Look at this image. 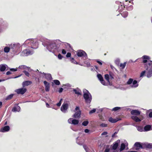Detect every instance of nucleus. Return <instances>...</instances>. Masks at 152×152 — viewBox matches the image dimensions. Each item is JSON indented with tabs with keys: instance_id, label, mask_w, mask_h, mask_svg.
<instances>
[{
	"instance_id": "nucleus-3",
	"label": "nucleus",
	"mask_w": 152,
	"mask_h": 152,
	"mask_svg": "<svg viewBox=\"0 0 152 152\" xmlns=\"http://www.w3.org/2000/svg\"><path fill=\"white\" fill-rule=\"evenodd\" d=\"M9 47H10L11 51L13 53L15 54L20 51L21 45L19 43L15 42L11 43L9 45Z\"/></svg>"
},
{
	"instance_id": "nucleus-44",
	"label": "nucleus",
	"mask_w": 152,
	"mask_h": 152,
	"mask_svg": "<svg viewBox=\"0 0 152 152\" xmlns=\"http://www.w3.org/2000/svg\"><path fill=\"white\" fill-rule=\"evenodd\" d=\"M70 61L72 63L75 64H78V63L76 62L75 60H74V58H72L71 59Z\"/></svg>"
},
{
	"instance_id": "nucleus-23",
	"label": "nucleus",
	"mask_w": 152,
	"mask_h": 152,
	"mask_svg": "<svg viewBox=\"0 0 152 152\" xmlns=\"http://www.w3.org/2000/svg\"><path fill=\"white\" fill-rule=\"evenodd\" d=\"M142 58L143 59V63H146L147 62V60H149L150 57L148 56L144 55L142 57Z\"/></svg>"
},
{
	"instance_id": "nucleus-43",
	"label": "nucleus",
	"mask_w": 152,
	"mask_h": 152,
	"mask_svg": "<svg viewBox=\"0 0 152 152\" xmlns=\"http://www.w3.org/2000/svg\"><path fill=\"white\" fill-rule=\"evenodd\" d=\"M83 147L86 152H90L89 148L86 145H83Z\"/></svg>"
},
{
	"instance_id": "nucleus-32",
	"label": "nucleus",
	"mask_w": 152,
	"mask_h": 152,
	"mask_svg": "<svg viewBox=\"0 0 152 152\" xmlns=\"http://www.w3.org/2000/svg\"><path fill=\"white\" fill-rule=\"evenodd\" d=\"M18 68L20 69H28V67H27L26 66L24 65H22L21 66H20Z\"/></svg>"
},
{
	"instance_id": "nucleus-14",
	"label": "nucleus",
	"mask_w": 152,
	"mask_h": 152,
	"mask_svg": "<svg viewBox=\"0 0 152 152\" xmlns=\"http://www.w3.org/2000/svg\"><path fill=\"white\" fill-rule=\"evenodd\" d=\"M138 84L136 80H134L132 84L130 86L131 88H134L137 87L138 86Z\"/></svg>"
},
{
	"instance_id": "nucleus-22",
	"label": "nucleus",
	"mask_w": 152,
	"mask_h": 152,
	"mask_svg": "<svg viewBox=\"0 0 152 152\" xmlns=\"http://www.w3.org/2000/svg\"><path fill=\"white\" fill-rule=\"evenodd\" d=\"M131 118L136 122H139L141 121V120L137 116L133 115L131 117Z\"/></svg>"
},
{
	"instance_id": "nucleus-56",
	"label": "nucleus",
	"mask_w": 152,
	"mask_h": 152,
	"mask_svg": "<svg viewBox=\"0 0 152 152\" xmlns=\"http://www.w3.org/2000/svg\"><path fill=\"white\" fill-rule=\"evenodd\" d=\"M71 55V54L70 53H67L66 56L67 58H69L70 57Z\"/></svg>"
},
{
	"instance_id": "nucleus-4",
	"label": "nucleus",
	"mask_w": 152,
	"mask_h": 152,
	"mask_svg": "<svg viewBox=\"0 0 152 152\" xmlns=\"http://www.w3.org/2000/svg\"><path fill=\"white\" fill-rule=\"evenodd\" d=\"M83 97L85 100L87 104H90L92 100V97L89 91L83 89Z\"/></svg>"
},
{
	"instance_id": "nucleus-37",
	"label": "nucleus",
	"mask_w": 152,
	"mask_h": 152,
	"mask_svg": "<svg viewBox=\"0 0 152 152\" xmlns=\"http://www.w3.org/2000/svg\"><path fill=\"white\" fill-rule=\"evenodd\" d=\"M105 79L109 83V76L108 74H106L104 76Z\"/></svg>"
},
{
	"instance_id": "nucleus-26",
	"label": "nucleus",
	"mask_w": 152,
	"mask_h": 152,
	"mask_svg": "<svg viewBox=\"0 0 152 152\" xmlns=\"http://www.w3.org/2000/svg\"><path fill=\"white\" fill-rule=\"evenodd\" d=\"M31 49H27L28 51V55H30L33 54L34 53V51L32 48Z\"/></svg>"
},
{
	"instance_id": "nucleus-20",
	"label": "nucleus",
	"mask_w": 152,
	"mask_h": 152,
	"mask_svg": "<svg viewBox=\"0 0 152 152\" xmlns=\"http://www.w3.org/2000/svg\"><path fill=\"white\" fill-rule=\"evenodd\" d=\"M7 66L5 64L0 65V71L3 72L5 70L6 68H7Z\"/></svg>"
},
{
	"instance_id": "nucleus-46",
	"label": "nucleus",
	"mask_w": 152,
	"mask_h": 152,
	"mask_svg": "<svg viewBox=\"0 0 152 152\" xmlns=\"http://www.w3.org/2000/svg\"><path fill=\"white\" fill-rule=\"evenodd\" d=\"M62 99H61L59 102L56 104V105L57 106L59 107L61 106V101H62Z\"/></svg>"
},
{
	"instance_id": "nucleus-9",
	"label": "nucleus",
	"mask_w": 152,
	"mask_h": 152,
	"mask_svg": "<svg viewBox=\"0 0 152 152\" xmlns=\"http://www.w3.org/2000/svg\"><path fill=\"white\" fill-rule=\"evenodd\" d=\"M68 121L69 124L75 125L78 124L79 122V121L78 120L75 119H73L72 118L69 119Z\"/></svg>"
},
{
	"instance_id": "nucleus-57",
	"label": "nucleus",
	"mask_w": 152,
	"mask_h": 152,
	"mask_svg": "<svg viewBox=\"0 0 152 152\" xmlns=\"http://www.w3.org/2000/svg\"><path fill=\"white\" fill-rule=\"evenodd\" d=\"M12 74V73L10 71H8L7 72H6V74L7 75H10Z\"/></svg>"
},
{
	"instance_id": "nucleus-33",
	"label": "nucleus",
	"mask_w": 152,
	"mask_h": 152,
	"mask_svg": "<svg viewBox=\"0 0 152 152\" xmlns=\"http://www.w3.org/2000/svg\"><path fill=\"white\" fill-rule=\"evenodd\" d=\"M118 146V142H115V144H114L113 146V150H116Z\"/></svg>"
},
{
	"instance_id": "nucleus-5",
	"label": "nucleus",
	"mask_w": 152,
	"mask_h": 152,
	"mask_svg": "<svg viewBox=\"0 0 152 152\" xmlns=\"http://www.w3.org/2000/svg\"><path fill=\"white\" fill-rule=\"evenodd\" d=\"M147 77L149 78L152 75V61H150L148 63L147 67L146 69Z\"/></svg>"
},
{
	"instance_id": "nucleus-31",
	"label": "nucleus",
	"mask_w": 152,
	"mask_h": 152,
	"mask_svg": "<svg viewBox=\"0 0 152 152\" xmlns=\"http://www.w3.org/2000/svg\"><path fill=\"white\" fill-rule=\"evenodd\" d=\"M121 15L124 18H125L128 16V12L127 11L121 13Z\"/></svg>"
},
{
	"instance_id": "nucleus-40",
	"label": "nucleus",
	"mask_w": 152,
	"mask_h": 152,
	"mask_svg": "<svg viewBox=\"0 0 152 152\" xmlns=\"http://www.w3.org/2000/svg\"><path fill=\"white\" fill-rule=\"evenodd\" d=\"M53 82L55 84L57 85H59L60 84V82L58 80H54Z\"/></svg>"
},
{
	"instance_id": "nucleus-60",
	"label": "nucleus",
	"mask_w": 152,
	"mask_h": 152,
	"mask_svg": "<svg viewBox=\"0 0 152 152\" xmlns=\"http://www.w3.org/2000/svg\"><path fill=\"white\" fill-rule=\"evenodd\" d=\"M96 62L99 64L100 65H102V63L100 61L98 60H97L96 61Z\"/></svg>"
},
{
	"instance_id": "nucleus-58",
	"label": "nucleus",
	"mask_w": 152,
	"mask_h": 152,
	"mask_svg": "<svg viewBox=\"0 0 152 152\" xmlns=\"http://www.w3.org/2000/svg\"><path fill=\"white\" fill-rule=\"evenodd\" d=\"M89 130L88 129H86L84 130V132L86 133H88L89 132Z\"/></svg>"
},
{
	"instance_id": "nucleus-27",
	"label": "nucleus",
	"mask_w": 152,
	"mask_h": 152,
	"mask_svg": "<svg viewBox=\"0 0 152 152\" xmlns=\"http://www.w3.org/2000/svg\"><path fill=\"white\" fill-rule=\"evenodd\" d=\"M4 51L6 53H8L10 51H11V49H10V47H5L4 48Z\"/></svg>"
},
{
	"instance_id": "nucleus-62",
	"label": "nucleus",
	"mask_w": 152,
	"mask_h": 152,
	"mask_svg": "<svg viewBox=\"0 0 152 152\" xmlns=\"http://www.w3.org/2000/svg\"><path fill=\"white\" fill-rule=\"evenodd\" d=\"M63 90V89L62 88H59V93H61L62 92Z\"/></svg>"
},
{
	"instance_id": "nucleus-51",
	"label": "nucleus",
	"mask_w": 152,
	"mask_h": 152,
	"mask_svg": "<svg viewBox=\"0 0 152 152\" xmlns=\"http://www.w3.org/2000/svg\"><path fill=\"white\" fill-rule=\"evenodd\" d=\"M23 72H24V73L25 74L26 76H27L28 77H29V73L28 72H27V71H23Z\"/></svg>"
},
{
	"instance_id": "nucleus-35",
	"label": "nucleus",
	"mask_w": 152,
	"mask_h": 152,
	"mask_svg": "<svg viewBox=\"0 0 152 152\" xmlns=\"http://www.w3.org/2000/svg\"><path fill=\"white\" fill-rule=\"evenodd\" d=\"M137 130L139 132H144V129H143V128L141 126H137Z\"/></svg>"
},
{
	"instance_id": "nucleus-41",
	"label": "nucleus",
	"mask_w": 152,
	"mask_h": 152,
	"mask_svg": "<svg viewBox=\"0 0 152 152\" xmlns=\"http://www.w3.org/2000/svg\"><path fill=\"white\" fill-rule=\"evenodd\" d=\"M133 9V7L132 5H130L126 7V10L128 11H131Z\"/></svg>"
},
{
	"instance_id": "nucleus-17",
	"label": "nucleus",
	"mask_w": 152,
	"mask_h": 152,
	"mask_svg": "<svg viewBox=\"0 0 152 152\" xmlns=\"http://www.w3.org/2000/svg\"><path fill=\"white\" fill-rule=\"evenodd\" d=\"M10 129V128L9 126H6L2 128L1 129V131L3 132H8L9 131Z\"/></svg>"
},
{
	"instance_id": "nucleus-64",
	"label": "nucleus",
	"mask_w": 152,
	"mask_h": 152,
	"mask_svg": "<svg viewBox=\"0 0 152 152\" xmlns=\"http://www.w3.org/2000/svg\"><path fill=\"white\" fill-rule=\"evenodd\" d=\"M149 116L150 117L152 118V112H151L149 114Z\"/></svg>"
},
{
	"instance_id": "nucleus-10",
	"label": "nucleus",
	"mask_w": 152,
	"mask_h": 152,
	"mask_svg": "<svg viewBox=\"0 0 152 152\" xmlns=\"http://www.w3.org/2000/svg\"><path fill=\"white\" fill-rule=\"evenodd\" d=\"M42 75L43 76H44L45 78L48 80H50L52 79V78L51 75L50 74H46L45 73L43 72L42 73L40 72Z\"/></svg>"
},
{
	"instance_id": "nucleus-36",
	"label": "nucleus",
	"mask_w": 152,
	"mask_h": 152,
	"mask_svg": "<svg viewBox=\"0 0 152 152\" xmlns=\"http://www.w3.org/2000/svg\"><path fill=\"white\" fill-rule=\"evenodd\" d=\"M97 77L100 81L103 79L102 77L101 74H98L97 75Z\"/></svg>"
},
{
	"instance_id": "nucleus-59",
	"label": "nucleus",
	"mask_w": 152,
	"mask_h": 152,
	"mask_svg": "<svg viewBox=\"0 0 152 152\" xmlns=\"http://www.w3.org/2000/svg\"><path fill=\"white\" fill-rule=\"evenodd\" d=\"M107 133H108L107 132H104L101 134V135H105L107 134Z\"/></svg>"
},
{
	"instance_id": "nucleus-21",
	"label": "nucleus",
	"mask_w": 152,
	"mask_h": 152,
	"mask_svg": "<svg viewBox=\"0 0 152 152\" xmlns=\"http://www.w3.org/2000/svg\"><path fill=\"white\" fill-rule=\"evenodd\" d=\"M32 82L30 81H24L22 83V86L23 87H25L30 85L32 83Z\"/></svg>"
},
{
	"instance_id": "nucleus-50",
	"label": "nucleus",
	"mask_w": 152,
	"mask_h": 152,
	"mask_svg": "<svg viewBox=\"0 0 152 152\" xmlns=\"http://www.w3.org/2000/svg\"><path fill=\"white\" fill-rule=\"evenodd\" d=\"M96 111V110L95 109H93L92 110H91L89 112V114H91L94 113H95Z\"/></svg>"
},
{
	"instance_id": "nucleus-30",
	"label": "nucleus",
	"mask_w": 152,
	"mask_h": 152,
	"mask_svg": "<svg viewBox=\"0 0 152 152\" xmlns=\"http://www.w3.org/2000/svg\"><path fill=\"white\" fill-rule=\"evenodd\" d=\"M14 94H11L7 96L5 98V100H6L11 99L13 97Z\"/></svg>"
},
{
	"instance_id": "nucleus-19",
	"label": "nucleus",
	"mask_w": 152,
	"mask_h": 152,
	"mask_svg": "<svg viewBox=\"0 0 152 152\" xmlns=\"http://www.w3.org/2000/svg\"><path fill=\"white\" fill-rule=\"evenodd\" d=\"M81 113L80 110L77 111L73 115V117L75 118H79L80 117Z\"/></svg>"
},
{
	"instance_id": "nucleus-54",
	"label": "nucleus",
	"mask_w": 152,
	"mask_h": 152,
	"mask_svg": "<svg viewBox=\"0 0 152 152\" xmlns=\"http://www.w3.org/2000/svg\"><path fill=\"white\" fill-rule=\"evenodd\" d=\"M120 62V60L119 59H117L115 61V63L117 64H118L119 63V62Z\"/></svg>"
},
{
	"instance_id": "nucleus-48",
	"label": "nucleus",
	"mask_w": 152,
	"mask_h": 152,
	"mask_svg": "<svg viewBox=\"0 0 152 152\" xmlns=\"http://www.w3.org/2000/svg\"><path fill=\"white\" fill-rule=\"evenodd\" d=\"M100 82H101V83L104 86H107V83H106L105 81L103 79L102 80L100 81Z\"/></svg>"
},
{
	"instance_id": "nucleus-61",
	"label": "nucleus",
	"mask_w": 152,
	"mask_h": 152,
	"mask_svg": "<svg viewBox=\"0 0 152 152\" xmlns=\"http://www.w3.org/2000/svg\"><path fill=\"white\" fill-rule=\"evenodd\" d=\"M110 149L108 148H106L104 150V152H109Z\"/></svg>"
},
{
	"instance_id": "nucleus-49",
	"label": "nucleus",
	"mask_w": 152,
	"mask_h": 152,
	"mask_svg": "<svg viewBox=\"0 0 152 152\" xmlns=\"http://www.w3.org/2000/svg\"><path fill=\"white\" fill-rule=\"evenodd\" d=\"M107 126V124L104 123H102L100 125V126L102 127H106Z\"/></svg>"
},
{
	"instance_id": "nucleus-34",
	"label": "nucleus",
	"mask_w": 152,
	"mask_h": 152,
	"mask_svg": "<svg viewBox=\"0 0 152 152\" xmlns=\"http://www.w3.org/2000/svg\"><path fill=\"white\" fill-rule=\"evenodd\" d=\"M133 81V80L132 79L130 78L127 82V84L130 85L132 84Z\"/></svg>"
},
{
	"instance_id": "nucleus-16",
	"label": "nucleus",
	"mask_w": 152,
	"mask_h": 152,
	"mask_svg": "<svg viewBox=\"0 0 152 152\" xmlns=\"http://www.w3.org/2000/svg\"><path fill=\"white\" fill-rule=\"evenodd\" d=\"M150 130H152V125H147L144 128V132H147Z\"/></svg>"
},
{
	"instance_id": "nucleus-28",
	"label": "nucleus",
	"mask_w": 152,
	"mask_h": 152,
	"mask_svg": "<svg viewBox=\"0 0 152 152\" xmlns=\"http://www.w3.org/2000/svg\"><path fill=\"white\" fill-rule=\"evenodd\" d=\"M73 91L76 94H77L78 95H80L81 94V91L78 90V88H77V89H74L73 90Z\"/></svg>"
},
{
	"instance_id": "nucleus-12",
	"label": "nucleus",
	"mask_w": 152,
	"mask_h": 152,
	"mask_svg": "<svg viewBox=\"0 0 152 152\" xmlns=\"http://www.w3.org/2000/svg\"><path fill=\"white\" fill-rule=\"evenodd\" d=\"M121 118H113L112 117H111L109 118L108 121L111 123H115L118 121L120 120Z\"/></svg>"
},
{
	"instance_id": "nucleus-15",
	"label": "nucleus",
	"mask_w": 152,
	"mask_h": 152,
	"mask_svg": "<svg viewBox=\"0 0 152 152\" xmlns=\"http://www.w3.org/2000/svg\"><path fill=\"white\" fill-rule=\"evenodd\" d=\"M44 84L45 86V89L46 91H49L50 90V84L46 81L44 82Z\"/></svg>"
},
{
	"instance_id": "nucleus-55",
	"label": "nucleus",
	"mask_w": 152,
	"mask_h": 152,
	"mask_svg": "<svg viewBox=\"0 0 152 152\" xmlns=\"http://www.w3.org/2000/svg\"><path fill=\"white\" fill-rule=\"evenodd\" d=\"M62 53L63 54H65L66 53V51L64 49H62Z\"/></svg>"
},
{
	"instance_id": "nucleus-25",
	"label": "nucleus",
	"mask_w": 152,
	"mask_h": 152,
	"mask_svg": "<svg viewBox=\"0 0 152 152\" xmlns=\"http://www.w3.org/2000/svg\"><path fill=\"white\" fill-rule=\"evenodd\" d=\"M134 145L135 147H137V149H139L140 148H142V145H141V144L140 143V142H136Z\"/></svg>"
},
{
	"instance_id": "nucleus-13",
	"label": "nucleus",
	"mask_w": 152,
	"mask_h": 152,
	"mask_svg": "<svg viewBox=\"0 0 152 152\" xmlns=\"http://www.w3.org/2000/svg\"><path fill=\"white\" fill-rule=\"evenodd\" d=\"M128 145V143L127 141L126 140L124 141V142L121 144V148L120 149V151H121L124 150L126 147V146H127Z\"/></svg>"
},
{
	"instance_id": "nucleus-38",
	"label": "nucleus",
	"mask_w": 152,
	"mask_h": 152,
	"mask_svg": "<svg viewBox=\"0 0 152 152\" xmlns=\"http://www.w3.org/2000/svg\"><path fill=\"white\" fill-rule=\"evenodd\" d=\"M89 123V122L88 121H84L82 123V125L84 126H87Z\"/></svg>"
},
{
	"instance_id": "nucleus-42",
	"label": "nucleus",
	"mask_w": 152,
	"mask_h": 152,
	"mask_svg": "<svg viewBox=\"0 0 152 152\" xmlns=\"http://www.w3.org/2000/svg\"><path fill=\"white\" fill-rule=\"evenodd\" d=\"M126 62H124V63H121L120 64V66L122 68V69H124L126 65Z\"/></svg>"
},
{
	"instance_id": "nucleus-6",
	"label": "nucleus",
	"mask_w": 152,
	"mask_h": 152,
	"mask_svg": "<svg viewBox=\"0 0 152 152\" xmlns=\"http://www.w3.org/2000/svg\"><path fill=\"white\" fill-rule=\"evenodd\" d=\"M77 54L79 57H85L86 58H87V56L86 53L82 50H78Z\"/></svg>"
},
{
	"instance_id": "nucleus-45",
	"label": "nucleus",
	"mask_w": 152,
	"mask_h": 152,
	"mask_svg": "<svg viewBox=\"0 0 152 152\" xmlns=\"http://www.w3.org/2000/svg\"><path fill=\"white\" fill-rule=\"evenodd\" d=\"M145 72H146L145 71H144L142 72L140 74V77H143V76L144 75L145 73Z\"/></svg>"
},
{
	"instance_id": "nucleus-11",
	"label": "nucleus",
	"mask_w": 152,
	"mask_h": 152,
	"mask_svg": "<svg viewBox=\"0 0 152 152\" xmlns=\"http://www.w3.org/2000/svg\"><path fill=\"white\" fill-rule=\"evenodd\" d=\"M141 112L138 110H133L131 111V113L134 116H138L140 115Z\"/></svg>"
},
{
	"instance_id": "nucleus-29",
	"label": "nucleus",
	"mask_w": 152,
	"mask_h": 152,
	"mask_svg": "<svg viewBox=\"0 0 152 152\" xmlns=\"http://www.w3.org/2000/svg\"><path fill=\"white\" fill-rule=\"evenodd\" d=\"M8 69H9L11 72H15L17 71L18 70V68H13L7 67V70H8Z\"/></svg>"
},
{
	"instance_id": "nucleus-39",
	"label": "nucleus",
	"mask_w": 152,
	"mask_h": 152,
	"mask_svg": "<svg viewBox=\"0 0 152 152\" xmlns=\"http://www.w3.org/2000/svg\"><path fill=\"white\" fill-rule=\"evenodd\" d=\"M121 107H115L113 108L112 110V111H117L121 109Z\"/></svg>"
},
{
	"instance_id": "nucleus-7",
	"label": "nucleus",
	"mask_w": 152,
	"mask_h": 152,
	"mask_svg": "<svg viewBox=\"0 0 152 152\" xmlns=\"http://www.w3.org/2000/svg\"><path fill=\"white\" fill-rule=\"evenodd\" d=\"M15 91L18 94L22 95L24 94L26 92V88H22L16 89Z\"/></svg>"
},
{
	"instance_id": "nucleus-24",
	"label": "nucleus",
	"mask_w": 152,
	"mask_h": 152,
	"mask_svg": "<svg viewBox=\"0 0 152 152\" xmlns=\"http://www.w3.org/2000/svg\"><path fill=\"white\" fill-rule=\"evenodd\" d=\"M21 55L22 56H28L27 49L24 50L21 53Z\"/></svg>"
},
{
	"instance_id": "nucleus-18",
	"label": "nucleus",
	"mask_w": 152,
	"mask_h": 152,
	"mask_svg": "<svg viewBox=\"0 0 152 152\" xmlns=\"http://www.w3.org/2000/svg\"><path fill=\"white\" fill-rule=\"evenodd\" d=\"M20 109V107L17 105L14 106L12 109V111L13 112H19Z\"/></svg>"
},
{
	"instance_id": "nucleus-8",
	"label": "nucleus",
	"mask_w": 152,
	"mask_h": 152,
	"mask_svg": "<svg viewBox=\"0 0 152 152\" xmlns=\"http://www.w3.org/2000/svg\"><path fill=\"white\" fill-rule=\"evenodd\" d=\"M68 107V105L67 103H64L61 107V110L62 112L65 113L67 112Z\"/></svg>"
},
{
	"instance_id": "nucleus-63",
	"label": "nucleus",
	"mask_w": 152,
	"mask_h": 152,
	"mask_svg": "<svg viewBox=\"0 0 152 152\" xmlns=\"http://www.w3.org/2000/svg\"><path fill=\"white\" fill-rule=\"evenodd\" d=\"M4 52L2 50H0V56L2 55L3 54Z\"/></svg>"
},
{
	"instance_id": "nucleus-52",
	"label": "nucleus",
	"mask_w": 152,
	"mask_h": 152,
	"mask_svg": "<svg viewBox=\"0 0 152 152\" xmlns=\"http://www.w3.org/2000/svg\"><path fill=\"white\" fill-rule=\"evenodd\" d=\"M58 58L59 59H61L63 58V56L60 54H59L58 56Z\"/></svg>"
},
{
	"instance_id": "nucleus-53",
	"label": "nucleus",
	"mask_w": 152,
	"mask_h": 152,
	"mask_svg": "<svg viewBox=\"0 0 152 152\" xmlns=\"http://www.w3.org/2000/svg\"><path fill=\"white\" fill-rule=\"evenodd\" d=\"M78 138H79V137H77V143L78 144H79V145H82V144H83V142H79V141H78L77 139H78Z\"/></svg>"
},
{
	"instance_id": "nucleus-1",
	"label": "nucleus",
	"mask_w": 152,
	"mask_h": 152,
	"mask_svg": "<svg viewBox=\"0 0 152 152\" xmlns=\"http://www.w3.org/2000/svg\"><path fill=\"white\" fill-rule=\"evenodd\" d=\"M42 44L44 46H46L47 49L49 51L53 53L59 52L61 50L60 48L62 46L70 48V45L69 44L62 42L58 39L53 40H47L42 42Z\"/></svg>"
},
{
	"instance_id": "nucleus-47",
	"label": "nucleus",
	"mask_w": 152,
	"mask_h": 152,
	"mask_svg": "<svg viewBox=\"0 0 152 152\" xmlns=\"http://www.w3.org/2000/svg\"><path fill=\"white\" fill-rule=\"evenodd\" d=\"M146 147L147 148H152V143H149L148 144L146 145Z\"/></svg>"
},
{
	"instance_id": "nucleus-2",
	"label": "nucleus",
	"mask_w": 152,
	"mask_h": 152,
	"mask_svg": "<svg viewBox=\"0 0 152 152\" xmlns=\"http://www.w3.org/2000/svg\"><path fill=\"white\" fill-rule=\"evenodd\" d=\"M23 45L30 47L31 48L36 49L38 47V42L36 39H27Z\"/></svg>"
}]
</instances>
